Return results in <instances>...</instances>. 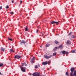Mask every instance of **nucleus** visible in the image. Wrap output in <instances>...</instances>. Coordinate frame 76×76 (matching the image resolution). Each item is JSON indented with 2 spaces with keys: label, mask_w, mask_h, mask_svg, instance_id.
<instances>
[{
  "label": "nucleus",
  "mask_w": 76,
  "mask_h": 76,
  "mask_svg": "<svg viewBox=\"0 0 76 76\" xmlns=\"http://www.w3.org/2000/svg\"><path fill=\"white\" fill-rule=\"evenodd\" d=\"M75 68L74 67H72L70 69V71L71 73H70V76H73V72H74V70H75Z\"/></svg>",
  "instance_id": "obj_1"
},
{
  "label": "nucleus",
  "mask_w": 76,
  "mask_h": 76,
  "mask_svg": "<svg viewBox=\"0 0 76 76\" xmlns=\"http://www.w3.org/2000/svg\"><path fill=\"white\" fill-rule=\"evenodd\" d=\"M33 76H41L40 73L38 72H34L32 74Z\"/></svg>",
  "instance_id": "obj_2"
},
{
  "label": "nucleus",
  "mask_w": 76,
  "mask_h": 76,
  "mask_svg": "<svg viewBox=\"0 0 76 76\" xmlns=\"http://www.w3.org/2000/svg\"><path fill=\"white\" fill-rule=\"evenodd\" d=\"M53 57V55H50V56H48L47 55H44V57L46 58V59H49V58H50L51 57Z\"/></svg>",
  "instance_id": "obj_3"
},
{
  "label": "nucleus",
  "mask_w": 76,
  "mask_h": 76,
  "mask_svg": "<svg viewBox=\"0 0 76 76\" xmlns=\"http://www.w3.org/2000/svg\"><path fill=\"white\" fill-rule=\"evenodd\" d=\"M49 63H50V61H45L44 62H42V65H44V66H45V65H47V64Z\"/></svg>",
  "instance_id": "obj_4"
},
{
  "label": "nucleus",
  "mask_w": 76,
  "mask_h": 76,
  "mask_svg": "<svg viewBox=\"0 0 76 76\" xmlns=\"http://www.w3.org/2000/svg\"><path fill=\"white\" fill-rule=\"evenodd\" d=\"M21 56L19 55H17L15 56L14 58H17V59H19L20 58H21Z\"/></svg>",
  "instance_id": "obj_5"
},
{
  "label": "nucleus",
  "mask_w": 76,
  "mask_h": 76,
  "mask_svg": "<svg viewBox=\"0 0 76 76\" xmlns=\"http://www.w3.org/2000/svg\"><path fill=\"white\" fill-rule=\"evenodd\" d=\"M21 69L22 72H26V71H25V68L24 67L21 68Z\"/></svg>",
  "instance_id": "obj_6"
},
{
  "label": "nucleus",
  "mask_w": 76,
  "mask_h": 76,
  "mask_svg": "<svg viewBox=\"0 0 76 76\" xmlns=\"http://www.w3.org/2000/svg\"><path fill=\"white\" fill-rule=\"evenodd\" d=\"M35 60V57H33V58L31 59L30 60L31 63H34V60Z\"/></svg>",
  "instance_id": "obj_7"
},
{
  "label": "nucleus",
  "mask_w": 76,
  "mask_h": 76,
  "mask_svg": "<svg viewBox=\"0 0 76 76\" xmlns=\"http://www.w3.org/2000/svg\"><path fill=\"white\" fill-rule=\"evenodd\" d=\"M51 23L52 24H54V23H56V24H58L59 23L58 22H56V21H53L51 22Z\"/></svg>",
  "instance_id": "obj_8"
},
{
  "label": "nucleus",
  "mask_w": 76,
  "mask_h": 76,
  "mask_svg": "<svg viewBox=\"0 0 76 76\" xmlns=\"http://www.w3.org/2000/svg\"><path fill=\"white\" fill-rule=\"evenodd\" d=\"M63 54H69V52H66V51H64L62 52Z\"/></svg>",
  "instance_id": "obj_9"
},
{
  "label": "nucleus",
  "mask_w": 76,
  "mask_h": 76,
  "mask_svg": "<svg viewBox=\"0 0 76 76\" xmlns=\"http://www.w3.org/2000/svg\"><path fill=\"white\" fill-rule=\"evenodd\" d=\"M1 51H2L3 52H4V50H6V49L4 48H3V47H1Z\"/></svg>",
  "instance_id": "obj_10"
},
{
  "label": "nucleus",
  "mask_w": 76,
  "mask_h": 76,
  "mask_svg": "<svg viewBox=\"0 0 76 76\" xmlns=\"http://www.w3.org/2000/svg\"><path fill=\"white\" fill-rule=\"evenodd\" d=\"M26 42L24 41V40H22L20 42V44H26Z\"/></svg>",
  "instance_id": "obj_11"
},
{
  "label": "nucleus",
  "mask_w": 76,
  "mask_h": 76,
  "mask_svg": "<svg viewBox=\"0 0 76 76\" xmlns=\"http://www.w3.org/2000/svg\"><path fill=\"white\" fill-rule=\"evenodd\" d=\"M71 43L70 41L69 40H68L67 42H66V44H68V45L70 44Z\"/></svg>",
  "instance_id": "obj_12"
},
{
  "label": "nucleus",
  "mask_w": 76,
  "mask_h": 76,
  "mask_svg": "<svg viewBox=\"0 0 76 76\" xmlns=\"http://www.w3.org/2000/svg\"><path fill=\"white\" fill-rule=\"evenodd\" d=\"M10 53H12V52H13H13H14V50H13V49H10Z\"/></svg>",
  "instance_id": "obj_13"
},
{
  "label": "nucleus",
  "mask_w": 76,
  "mask_h": 76,
  "mask_svg": "<svg viewBox=\"0 0 76 76\" xmlns=\"http://www.w3.org/2000/svg\"><path fill=\"white\" fill-rule=\"evenodd\" d=\"M73 75V76H76V70L75 71Z\"/></svg>",
  "instance_id": "obj_14"
},
{
  "label": "nucleus",
  "mask_w": 76,
  "mask_h": 76,
  "mask_svg": "<svg viewBox=\"0 0 76 76\" xmlns=\"http://www.w3.org/2000/svg\"><path fill=\"white\" fill-rule=\"evenodd\" d=\"M71 38H76V36L72 35L71 36Z\"/></svg>",
  "instance_id": "obj_15"
},
{
  "label": "nucleus",
  "mask_w": 76,
  "mask_h": 76,
  "mask_svg": "<svg viewBox=\"0 0 76 76\" xmlns=\"http://www.w3.org/2000/svg\"><path fill=\"white\" fill-rule=\"evenodd\" d=\"M25 31H28V28L27 26L25 28Z\"/></svg>",
  "instance_id": "obj_16"
},
{
  "label": "nucleus",
  "mask_w": 76,
  "mask_h": 76,
  "mask_svg": "<svg viewBox=\"0 0 76 76\" xmlns=\"http://www.w3.org/2000/svg\"><path fill=\"white\" fill-rule=\"evenodd\" d=\"M55 44H58V41H57V40H55Z\"/></svg>",
  "instance_id": "obj_17"
},
{
  "label": "nucleus",
  "mask_w": 76,
  "mask_h": 76,
  "mask_svg": "<svg viewBox=\"0 0 76 76\" xmlns=\"http://www.w3.org/2000/svg\"><path fill=\"white\" fill-rule=\"evenodd\" d=\"M45 46L46 47H48L49 46H50V44H47L45 45Z\"/></svg>",
  "instance_id": "obj_18"
},
{
  "label": "nucleus",
  "mask_w": 76,
  "mask_h": 76,
  "mask_svg": "<svg viewBox=\"0 0 76 76\" xmlns=\"http://www.w3.org/2000/svg\"><path fill=\"white\" fill-rule=\"evenodd\" d=\"M75 51H76V50H73L71 51V52L72 53H75Z\"/></svg>",
  "instance_id": "obj_19"
},
{
  "label": "nucleus",
  "mask_w": 76,
  "mask_h": 76,
  "mask_svg": "<svg viewBox=\"0 0 76 76\" xmlns=\"http://www.w3.org/2000/svg\"><path fill=\"white\" fill-rule=\"evenodd\" d=\"M8 39H9V40H10V41H12L13 40L11 38H8Z\"/></svg>",
  "instance_id": "obj_20"
},
{
  "label": "nucleus",
  "mask_w": 76,
  "mask_h": 76,
  "mask_svg": "<svg viewBox=\"0 0 76 76\" xmlns=\"http://www.w3.org/2000/svg\"><path fill=\"white\" fill-rule=\"evenodd\" d=\"M3 66V64H0V67H2Z\"/></svg>",
  "instance_id": "obj_21"
},
{
  "label": "nucleus",
  "mask_w": 76,
  "mask_h": 76,
  "mask_svg": "<svg viewBox=\"0 0 76 76\" xmlns=\"http://www.w3.org/2000/svg\"><path fill=\"white\" fill-rule=\"evenodd\" d=\"M10 13L11 15H13V14H14V12H10Z\"/></svg>",
  "instance_id": "obj_22"
},
{
  "label": "nucleus",
  "mask_w": 76,
  "mask_h": 76,
  "mask_svg": "<svg viewBox=\"0 0 76 76\" xmlns=\"http://www.w3.org/2000/svg\"><path fill=\"white\" fill-rule=\"evenodd\" d=\"M56 54H57V53H53V56H56Z\"/></svg>",
  "instance_id": "obj_23"
},
{
  "label": "nucleus",
  "mask_w": 76,
  "mask_h": 76,
  "mask_svg": "<svg viewBox=\"0 0 76 76\" xmlns=\"http://www.w3.org/2000/svg\"><path fill=\"white\" fill-rule=\"evenodd\" d=\"M66 75H67V76H69V73H68V72H66Z\"/></svg>",
  "instance_id": "obj_24"
},
{
  "label": "nucleus",
  "mask_w": 76,
  "mask_h": 76,
  "mask_svg": "<svg viewBox=\"0 0 76 76\" xmlns=\"http://www.w3.org/2000/svg\"><path fill=\"white\" fill-rule=\"evenodd\" d=\"M72 32H70L69 34H68V36H69V35H71V34H72Z\"/></svg>",
  "instance_id": "obj_25"
},
{
  "label": "nucleus",
  "mask_w": 76,
  "mask_h": 76,
  "mask_svg": "<svg viewBox=\"0 0 76 76\" xmlns=\"http://www.w3.org/2000/svg\"><path fill=\"white\" fill-rule=\"evenodd\" d=\"M35 68L36 69H37V68H38V66H37V65H35Z\"/></svg>",
  "instance_id": "obj_26"
},
{
  "label": "nucleus",
  "mask_w": 76,
  "mask_h": 76,
  "mask_svg": "<svg viewBox=\"0 0 76 76\" xmlns=\"http://www.w3.org/2000/svg\"><path fill=\"white\" fill-rule=\"evenodd\" d=\"M56 49H59V48H60L59 47H56Z\"/></svg>",
  "instance_id": "obj_27"
},
{
  "label": "nucleus",
  "mask_w": 76,
  "mask_h": 76,
  "mask_svg": "<svg viewBox=\"0 0 76 76\" xmlns=\"http://www.w3.org/2000/svg\"><path fill=\"white\" fill-rule=\"evenodd\" d=\"M24 64L25 65V66H27V64H26V63L24 62Z\"/></svg>",
  "instance_id": "obj_28"
},
{
  "label": "nucleus",
  "mask_w": 76,
  "mask_h": 76,
  "mask_svg": "<svg viewBox=\"0 0 76 76\" xmlns=\"http://www.w3.org/2000/svg\"><path fill=\"white\" fill-rule=\"evenodd\" d=\"M59 48H61V47H62V46L60 45L59 46Z\"/></svg>",
  "instance_id": "obj_29"
},
{
  "label": "nucleus",
  "mask_w": 76,
  "mask_h": 76,
  "mask_svg": "<svg viewBox=\"0 0 76 76\" xmlns=\"http://www.w3.org/2000/svg\"><path fill=\"white\" fill-rule=\"evenodd\" d=\"M6 9H9V7L8 6H7L6 7Z\"/></svg>",
  "instance_id": "obj_30"
},
{
  "label": "nucleus",
  "mask_w": 76,
  "mask_h": 76,
  "mask_svg": "<svg viewBox=\"0 0 76 76\" xmlns=\"http://www.w3.org/2000/svg\"><path fill=\"white\" fill-rule=\"evenodd\" d=\"M24 63H22L21 64V65L22 66H24Z\"/></svg>",
  "instance_id": "obj_31"
},
{
  "label": "nucleus",
  "mask_w": 76,
  "mask_h": 76,
  "mask_svg": "<svg viewBox=\"0 0 76 76\" xmlns=\"http://www.w3.org/2000/svg\"><path fill=\"white\" fill-rule=\"evenodd\" d=\"M56 50H57V48H56V47H55V48L53 49V50H54V51H56Z\"/></svg>",
  "instance_id": "obj_32"
},
{
  "label": "nucleus",
  "mask_w": 76,
  "mask_h": 76,
  "mask_svg": "<svg viewBox=\"0 0 76 76\" xmlns=\"http://www.w3.org/2000/svg\"><path fill=\"white\" fill-rule=\"evenodd\" d=\"M0 9H2V6L0 7Z\"/></svg>",
  "instance_id": "obj_33"
},
{
  "label": "nucleus",
  "mask_w": 76,
  "mask_h": 76,
  "mask_svg": "<svg viewBox=\"0 0 76 76\" xmlns=\"http://www.w3.org/2000/svg\"><path fill=\"white\" fill-rule=\"evenodd\" d=\"M14 1H12V3H14Z\"/></svg>",
  "instance_id": "obj_34"
},
{
  "label": "nucleus",
  "mask_w": 76,
  "mask_h": 76,
  "mask_svg": "<svg viewBox=\"0 0 76 76\" xmlns=\"http://www.w3.org/2000/svg\"><path fill=\"white\" fill-rule=\"evenodd\" d=\"M41 34H42V35L43 36V35H44V34H43V33H41Z\"/></svg>",
  "instance_id": "obj_35"
},
{
  "label": "nucleus",
  "mask_w": 76,
  "mask_h": 76,
  "mask_svg": "<svg viewBox=\"0 0 76 76\" xmlns=\"http://www.w3.org/2000/svg\"><path fill=\"white\" fill-rule=\"evenodd\" d=\"M29 75L30 76H31V75H32V74L31 73H30L29 74Z\"/></svg>",
  "instance_id": "obj_36"
},
{
  "label": "nucleus",
  "mask_w": 76,
  "mask_h": 76,
  "mask_svg": "<svg viewBox=\"0 0 76 76\" xmlns=\"http://www.w3.org/2000/svg\"><path fill=\"white\" fill-rule=\"evenodd\" d=\"M20 3H22V1H20Z\"/></svg>",
  "instance_id": "obj_37"
},
{
  "label": "nucleus",
  "mask_w": 76,
  "mask_h": 76,
  "mask_svg": "<svg viewBox=\"0 0 76 76\" xmlns=\"http://www.w3.org/2000/svg\"><path fill=\"white\" fill-rule=\"evenodd\" d=\"M36 32L37 33V32H38V30H37V31H36Z\"/></svg>",
  "instance_id": "obj_38"
},
{
  "label": "nucleus",
  "mask_w": 76,
  "mask_h": 76,
  "mask_svg": "<svg viewBox=\"0 0 76 76\" xmlns=\"http://www.w3.org/2000/svg\"><path fill=\"white\" fill-rule=\"evenodd\" d=\"M38 66L39 67V64H38Z\"/></svg>",
  "instance_id": "obj_39"
},
{
  "label": "nucleus",
  "mask_w": 76,
  "mask_h": 76,
  "mask_svg": "<svg viewBox=\"0 0 76 76\" xmlns=\"http://www.w3.org/2000/svg\"><path fill=\"white\" fill-rule=\"evenodd\" d=\"M0 75H1V72H0Z\"/></svg>",
  "instance_id": "obj_40"
},
{
  "label": "nucleus",
  "mask_w": 76,
  "mask_h": 76,
  "mask_svg": "<svg viewBox=\"0 0 76 76\" xmlns=\"http://www.w3.org/2000/svg\"><path fill=\"white\" fill-rule=\"evenodd\" d=\"M13 48V46H12V48Z\"/></svg>",
  "instance_id": "obj_41"
}]
</instances>
